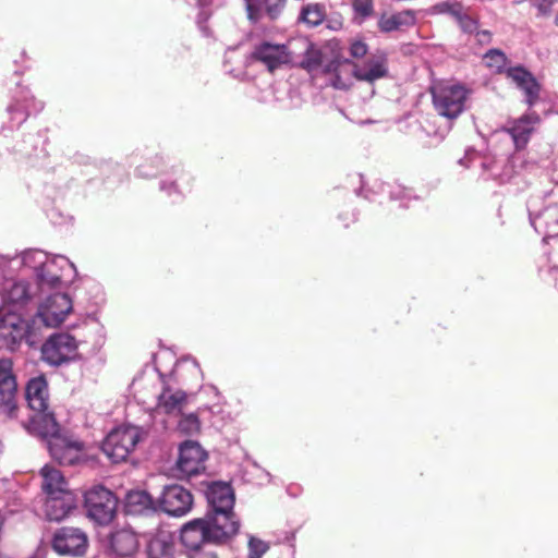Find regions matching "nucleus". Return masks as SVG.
<instances>
[{"instance_id": "35", "label": "nucleus", "mask_w": 558, "mask_h": 558, "mask_svg": "<svg viewBox=\"0 0 558 558\" xmlns=\"http://www.w3.org/2000/svg\"><path fill=\"white\" fill-rule=\"evenodd\" d=\"M506 56L499 50H489L483 58L486 66L500 72L506 65Z\"/></svg>"}, {"instance_id": "40", "label": "nucleus", "mask_w": 558, "mask_h": 558, "mask_svg": "<svg viewBox=\"0 0 558 558\" xmlns=\"http://www.w3.org/2000/svg\"><path fill=\"white\" fill-rule=\"evenodd\" d=\"M533 5L538 10L539 15L547 16L551 12V8L556 0H531Z\"/></svg>"}, {"instance_id": "42", "label": "nucleus", "mask_w": 558, "mask_h": 558, "mask_svg": "<svg viewBox=\"0 0 558 558\" xmlns=\"http://www.w3.org/2000/svg\"><path fill=\"white\" fill-rule=\"evenodd\" d=\"M160 189L168 195H172L177 191L175 184L173 182L167 183L166 181L161 182Z\"/></svg>"}, {"instance_id": "47", "label": "nucleus", "mask_w": 558, "mask_h": 558, "mask_svg": "<svg viewBox=\"0 0 558 558\" xmlns=\"http://www.w3.org/2000/svg\"><path fill=\"white\" fill-rule=\"evenodd\" d=\"M235 51V49L228 50V54H231Z\"/></svg>"}, {"instance_id": "25", "label": "nucleus", "mask_w": 558, "mask_h": 558, "mask_svg": "<svg viewBox=\"0 0 558 558\" xmlns=\"http://www.w3.org/2000/svg\"><path fill=\"white\" fill-rule=\"evenodd\" d=\"M174 542L167 532L156 534L149 542L147 548L148 558H174Z\"/></svg>"}, {"instance_id": "20", "label": "nucleus", "mask_w": 558, "mask_h": 558, "mask_svg": "<svg viewBox=\"0 0 558 558\" xmlns=\"http://www.w3.org/2000/svg\"><path fill=\"white\" fill-rule=\"evenodd\" d=\"M31 299L29 286L25 281L9 283L3 291V305L0 310L15 311L23 307Z\"/></svg>"}, {"instance_id": "31", "label": "nucleus", "mask_w": 558, "mask_h": 558, "mask_svg": "<svg viewBox=\"0 0 558 558\" xmlns=\"http://www.w3.org/2000/svg\"><path fill=\"white\" fill-rule=\"evenodd\" d=\"M184 371H189L194 375L201 374V368L197 362L193 359L184 357L175 363L173 369L170 373V377L183 380Z\"/></svg>"}, {"instance_id": "16", "label": "nucleus", "mask_w": 558, "mask_h": 558, "mask_svg": "<svg viewBox=\"0 0 558 558\" xmlns=\"http://www.w3.org/2000/svg\"><path fill=\"white\" fill-rule=\"evenodd\" d=\"M187 402L189 397L183 390L166 386L158 396L156 412L177 416L182 413Z\"/></svg>"}, {"instance_id": "23", "label": "nucleus", "mask_w": 558, "mask_h": 558, "mask_svg": "<svg viewBox=\"0 0 558 558\" xmlns=\"http://www.w3.org/2000/svg\"><path fill=\"white\" fill-rule=\"evenodd\" d=\"M43 477V489L48 495L71 492L69 484L60 470L51 465H45L40 470Z\"/></svg>"}, {"instance_id": "19", "label": "nucleus", "mask_w": 558, "mask_h": 558, "mask_svg": "<svg viewBox=\"0 0 558 558\" xmlns=\"http://www.w3.org/2000/svg\"><path fill=\"white\" fill-rule=\"evenodd\" d=\"M507 76L524 92L526 104L533 106L538 98L541 87L532 74L523 68L517 66L508 69Z\"/></svg>"}, {"instance_id": "38", "label": "nucleus", "mask_w": 558, "mask_h": 558, "mask_svg": "<svg viewBox=\"0 0 558 558\" xmlns=\"http://www.w3.org/2000/svg\"><path fill=\"white\" fill-rule=\"evenodd\" d=\"M269 546L264 541L251 536L248 539V555L247 558H262V556L268 550Z\"/></svg>"}, {"instance_id": "36", "label": "nucleus", "mask_w": 558, "mask_h": 558, "mask_svg": "<svg viewBox=\"0 0 558 558\" xmlns=\"http://www.w3.org/2000/svg\"><path fill=\"white\" fill-rule=\"evenodd\" d=\"M355 19H360V22H363L365 19L369 17L373 12V1L372 0H353L352 3Z\"/></svg>"}, {"instance_id": "5", "label": "nucleus", "mask_w": 558, "mask_h": 558, "mask_svg": "<svg viewBox=\"0 0 558 558\" xmlns=\"http://www.w3.org/2000/svg\"><path fill=\"white\" fill-rule=\"evenodd\" d=\"M72 308V300L66 293H51L39 303L33 324L57 328L65 320Z\"/></svg>"}, {"instance_id": "39", "label": "nucleus", "mask_w": 558, "mask_h": 558, "mask_svg": "<svg viewBox=\"0 0 558 558\" xmlns=\"http://www.w3.org/2000/svg\"><path fill=\"white\" fill-rule=\"evenodd\" d=\"M457 17H458L459 25L463 32L473 33L476 31L477 23L474 19H472L465 14H458Z\"/></svg>"}, {"instance_id": "13", "label": "nucleus", "mask_w": 558, "mask_h": 558, "mask_svg": "<svg viewBox=\"0 0 558 558\" xmlns=\"http://www.w3.org/2000/svg\"><path fill=\"white\" fill-rule=\"evenodd\" d=\"M253 61H259L265 64L269 71H274L280 65L288 63L290 56L284 45L264 41L257 45L250 57L246 58V63Z\"/></svg>"}, {"instance_id": "14", "label": "nucleus", "mask_w": 558, "mask_h": 558, "mask_svg": "<svg viewBox=\"0 0 558 558\" xmlns=\"http://www.w3.org/2000/svg\"><path fill=\"white\" fill-rule=\"evenodd\" d=\"M206 499L208 502L207 512L219 511L218 519L226 520V511H233L235 497L231 485L228 483H211L206 489Z\"/></svg>"}, {"instance_id": "26", "label": "nucleus", "mask_w": 558, "mask_h": 558, "mask_svg": "<svg viewBox=\"0 0 558 558\" xmlns=\"http://www.w3.org/2000/svg\"><path fill=\"white\" fill-rule=\"evenodd\" d=\"M219 513V511L207 512L204 519L210 530L231 525L232 531H227L228 533L219 538V543H222L238 533L240 523L233 511H226V520L218 519Z\"/></svg>"}, {"instance_id": "15", "label": "nucleus", "mask_w": 558, "mask_h": 558, "mask_svg": "<svg viewBox=\"0 0 558 558\" xmlns=\"http://www.w3.org/2000/svg\"><path fill=\"white\" fill-rule=\"evenodd\" d=\"M539 121L536 112H529L510 121L504 129L511 136L517 150L525 148Z\"/></svg>"}, {"instance_id": "32", "label": "nucleus", "mask_w": 558, "mask_h": 558, "mask_svg": "<svg viewBox=\"0 0 558 558\" xmlns=\"http://www.w3.org/2000/svg\"><path fill=\"white\" fill-rule=\"evenodd\" d=\"M0 387L16 389L13 363L10 359H0Z\"/></svg>"}, {"instance_id": "12", "label": "nucleus", "mask_w": 558, "mask_h": 558, "mask_svg": "<svg viewBox=\"0 0 558 558\" xmlns=\"http://www.w3.org/2000/svg\"><path fill=\"white\" fill-rule=\"evenodd\" d=\"M207 453L203 450L199 444L195 441H185L179 451L177 461L178 471L182 477H191L198 474L205 469V460Z\"/></svg>"}, {"instance_id": "18", "label": "nucleus", "mask_w": 558, "mask_h": 558, "mask_svg": "<svg viewBox=\"0 0 558 558\" xmlns=\"http://www.w3.org/2000/svg\"><path fill=\"white\" fill-rule=\"evenodd\" d=\"M352 74L359 81L373 83L387 76V60L385 57H371L364 63H354Z\"/></svg>"}, {"instance_id": "33", "label": "nucleus", "mask_w": 558, "mask_h": 558, "mask_svg": "<svg viewBox=\"0 0 558 558\" xmlns=\"http://www.w3.org/2000/svg\"><path fill=\"white\" fill-rule=\"evenodd\" d=\"M16 389L0 387V412L11 416L15 410Z\"/></svg>"}, {"instance_id": "22", "label": "nucleus", "mask_w": 558, "mask_h": 558, "mask_svg": "<svg viewBox=\"0 0 558 558\" xmlns=\"http://www.w3.org/2000/svg\"><path fill=\"white\" fill-rule=\"evenodd\" d=\"M247 16L256 22L263 11L271 19L278 17L284 8L286 0H245Z\"/></svg>"}, {"instance_id": "17", "label": "nucleus", "mask_w": 558, "mask_h": 558, "mask_svg": "<svg viewBox=\"0 0 558 558\" xmlns=\"http://www.w3.org/2000/svg\"><path fill=\"white\" fill-rule=\"evenodd\" d=\"M75 496L72 492L48 495L44 510L48 520L60 521L75 507Z\"/></svg>"}, {"instance_id": "3", "label": "nucleus", "mask_w": 558, "mask_h": 558, "mask_svg": "<svg viewBox=\"0 0 558 558\" xmlns=\"http://www.w3.org/2000/svg\"><path fill=\"white\" fill-rule=\"evenodd\" d=\"M145 436L138 426H118L106 436L101 450L113 463H119L126 460Z\"/></svg>"}, {"instance_id": "45", "label": "nucleus", "mask_w": 558, "mask_h": 558, "mask_svg": "<svg viewBox=\"0 0 558 558\" xmlns=\"http://www.w3.org/2000/svg\"><path fill=\"white\" fill-rule=\"evenodd\" d=\"M208 389H209L213 393H215L216 396H219V391H218V389H217L216 387H214V386H208Z\"/></svg>"}, {"instance_id": "27", "label": "nucleus", "mask_w": 558, "mask_h": 558, "mask_svg": "<svg viewBox=\"0 0 558 558\" xmlns=\"http://www.w3.org/2000/svg\"><path fill=\"white\" fill-rule=\"evenodd\" d=\"M414 22L415 17L409 11L396 14H383L378 21V27L381 32L390 33L412 26Z\"/></svg>"}, {"instance_id": "46", "label": "nucleus", "mask_w": 558, "mask_h": 558, "mask_svg": "<svg viewBox=\"0 0 558 558\" xmlns=\"http://www.w3.org/2000/svg\"><path fill=\"white\" fill-rule=\"evenodd\" d=\"M555 24L558 26V14L555 17Z\"/></svg>"}, {"instance_id": "9", "label": "nucleus", "mask_w": 558, "mask_h": 558, "mask_svg": "<svg viewBox=\"0 0 558 558\" xmlns=\"http://www.w3.org/2000/svg\"><path fill=\"white\" fill-rule=\"evenodd\" d=\"M85 506L92 520L108 524L114 517L117 499L109 489L96 486L85 494Z\"/></svg>"}, {"instance_id": "37", "label": "nucleus", "mask_w": 558, "mask_h": 558, "mask_svg": "<svg viewBox=\"0 0 558 558\" xmlns=\"http://www.w3.org/2000/svg\"><path fill=\"white\" fill-rule=\"evenodd\" d=\"M303 64L308 71H316L319 68L324 70L326 68L322 53L316 49H310L307 51Z\"/></svg>"}, {"instance_id": "11", "label": "nucleus", "mask_w": 558, "mask_h": 558, "mask_svg": "<svg viewBox=\"0 0 558 558\" xmlns=\"http://www.w3.org/2000/svg\"><path fill=\"white\" fill-rule=\"evenodd\" d=\"M87 546V535L77 527H61L53 535L52 547L60 555L82 556Z\"/></svg>"}, {"instance_id": "4", "label": "nucleus", "mask_w": 558, "mask_h": 558, "mask_svg": "<svg viewBox=\"0 0 558 558\" xmlns=\"http://www.w3.org/2000/svg\"><path fill=\"white\" fill-rule=\"evenodd\" d=\"M433 104L436 111L447 118H458L465 108L469 90L461 84L441 82L432 87Z\"/></svg>"}, {"instance_id": "28", "label": "nucleus", "mask_w": 558, "mask_h": 558, "mask_svg": "<svg viewBox=\"0 0 558 558\" xmlns=\"http://www.w3.org/2000/svg\"><path fill=\"white\" fill-rule=\"evenodd\" d=\"M125 507L130 513H142L155 509L151 496L144 490L130 492L125 497Z\"/></svg>"}, {"instance_id": "34", "label": "nucleus", "mask_w": 558, "mask_h": 558, "mask_svg": "<svg viewBox=\"0 0 558 558\" xmlns=\"http://www.w3.org/2000/svg\"><path fill=\"white\" fill-rule=\"evenodd\" d=\"M178 429L186 435H193L199 432L201 429V422L198 418L197 413H190L186 415H183L179 423H178Z\"/></svg>"}, {"instance_id": "30", "label": "nucleus", "mask_w": 558, "mask_h": 558, "mask_svg": "<svg viewBox=\"0 0 558 558\" xmlns=\"http://www.w3.org/2000/svg\"><path fill=\"white\" fill-rule=\"evenodd\" d=\"M326 17V9L319 3H308L303 7L300 20L310 26L319 25Z\"/></svg>"}, {"instance_id": "44", "label": "nucleus", "mask_w": 558, "mask_h": 558, "mask_svg": "<svg viewBox=\"0 0 558 558\" xmlns=\"http://www.w3.org/2000/svg\"><path fill=\"white\" fill-rule=\"evenodd\" d=\"M197 2L201 7H205V5L209 4L210 0H197Z\"/></svg>"}, {"instance_id": "10", "label": "nucleus", "mask_w": 558, "mask_h": 558, "mask_svg": "<svg viewBox=\"0 0 558 558\" xmlns=\"http://www.w3.org/2000/svg\"><path fill=\"white\" fill-rule=\"evenodd\" d=\"M159 508L169 515L182 517L193 507V496L185 487L173 484L163 488L158 498Z\"/></svg>"}, {"instance_id": "6", "label": "nucleus", "mask_w": 558, "mask_h": 558, "mask_svg": "<svg viewBox=\"0 0 558 558\" xmlns=\"http://www.w3.org/2000/svg\"><path fill=\"white\" fill-rule=\"evenodd\" d=\"M32 329L21 313L0 310V349L13 351L24 340L32 336Z\"/></svg>"}, {"instance_id": "24", "label": "nucleus", "mask_w": 558, "mask_h": 558, "mask_svg": "<svg viewBox=\"0 0 558 558\" xmlns=\"http://www.w3.org/2000/svg\"><path fill=\"white\" fill-rule=\"evenodd\" d=\"M111 548L118 556H132L138 548L136 534L126 529L114 532L111 535Z\"/></svg>"}, {"instance_id": "43", "label": "nucleus", "mask_w": 558, "mask_h": 558, "mask_svg": "<svg viewBox=\"0 0 558 558\" xmlns=\"http://www.w3.org/2000/svg\"><path fill=\"white\" fill-rule=\"evenodd\" d=\"M202 558H218V556L215 553H206Z\"/></svg>"}, {"instance_id": "7", "label": "nucleus", "mask_w": 558, "mask_h": 558, "mask_svg": "<svg viewBox=\"0 0 558 558\" xmlns=\"http://www.w3.org/2000/svg\"><path fill=\"white\" fill-rule=\"evenodd\" d=\"M232 531L231 525L222 529H208L204 518L189 521L181 527L180 539L189 550H198L205 543H219V538Z\"/></svg>"}, {"instance_id": "29", "label": "nucleus", "mask_w": 558, "mask_h": 558, "mask_svg": "<svg viewBox=\"0 0 558 558\" xmlns=\"http://www.w3.org/2000/svg\"><path fill=\"white\" fill-rule=\"evenodd\" d=\"M324 72L330 73L329 84L337 89H348L351 86L350 72L339 61L326 64Z\"/></svg>"}, {"instance_id": "21", "label": "nucleus", "mask_w": 558, "mask_h": 558, "mask_svg": "<svg viewBox=\"0 0 558 558\" xmlns=\"http://www.w3.org/2000/svg\"><path fill=\"white\" fill-rule=\"evenodd\" d=\"M43 108V102L35 100L34 97L26 92L23 99H16L14 104L8 107V112L11 116L13 125L20 126L26 121L31 113L39 112Z\"/></svg>"}, {"instance_id": "8", "label": "nucleus", "mask_w": 558, "mask_h": 558, "mask_svg": "<svg viewBox=\"0 0 558 558\" xmlns=\"http://www.w3.org/2000/svg\"><path fill=\"white\" fill-rule=\"evenodd\" d=\"M76 339L66 332L50 336L41 347V359L52 366L72 361L77 354Z\"/></svg>"}, {"instance_id": "41", "label": "nucleus", "mask_w": 558, "mask_h": 558, "mask_svg": "<svg viewBox=\"0 0 558 558\" xmlns=\"http://www.w3.org/2000/svg\"><path fill=\"white\" fill-rule=\"evenodd\" d=\"M367 50V45L362 40H354L350 45V53L353 58L364 57Z\"/></svg>"}, {"instance_id": "2", "label": "nucleus", "mask_w": 558, "mask_h": 558, "mask_svg": "<svg viewBox=\"0 0 558 558\" xmlns=\"http://www.w3.org/2000/svg\"><path fill=\"white\" fill-rule=\"evenodd\" d=\"M21 260L23 266L36 272L41 290L59 288L76 275L75 266L63 255L49 256L40 250H28Z\"/></svg>"}, {"instance_id": "1", "label": "nucleus", "mask_w": 558, "mask_h": 558, "mask_svg": "<svg viewBox=\"0 0 558 558\" xmlns=\"http://www.w3.org/2000/svg\"><path fill=\"white\" fill-rule=\"evenodd\" d=\"M26 400L35 412L25 425L29 434L46 441L51 458L62 465H74L85 459L82 441L61 428L53 414L47 412L49 404L48 384L44 376L29 379L26 386Z\"/></svg>"}]
</instances>
